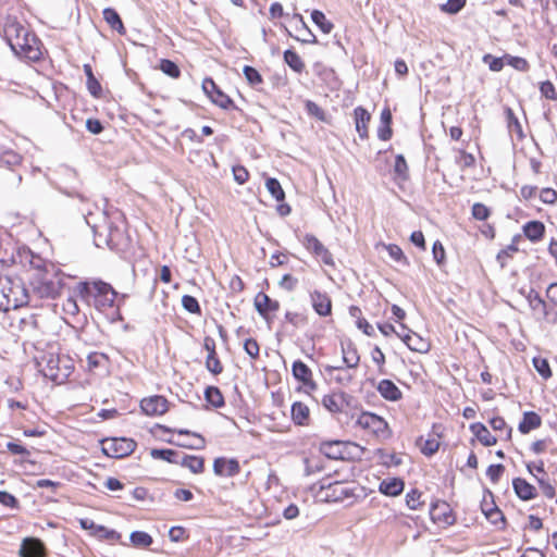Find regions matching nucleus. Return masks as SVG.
Wrapping results in <instances>:
<instances>
[{
	"instance_id": "nucleus-1",
	"label": "nucleus",
	"mask_w": 557,
	"mask_h": 557,
	"mask_svg": "<svg viewBox=\"0 0 557 557\" xmlns=\"http://www.w3.org/2000/svg\"><path fill=\"white\" fill-rule=\"evenodd\" d=\"M25 275L33 294L40 299L57 298L64 286L63 273L41 259H33Z\"/></svg>"
},
{
	"instance_id": "nucleus-2",
	"label": "nucleus",
	"mask_w": 557,
	"mask_h": 557,
	"mask_svg": "<svg viewBox=\"0 0 557 557\" xmlns=\"http://www.w3.org/2000/svg\"><path fill=\"white\" fill-rule=\"evenodd\" d=\"M14 271L0 260V310L8 312L29 304L30 297L21 281L13 280Z\"/></svg>"
},
{
	"instance_id": "nucleus-3",
	"label": "nucleus",
	"mask_w": 557,
	"mask_h": 557,
	"mask_svg": "<svg viewBox=\"0 0 557 557\" xmlns=\"http://www.w3.org/2000/svg\"><path fill=\"white\" fill-rule=\"evenodd\" d=\"M354 426L369 440L377 443H383L393 436V430L386 419L372 411H360L356 416Z\"/></svg>"
},
{
	"instance_id": "nucleus-4",
	"label": "nucleus",
	"mask_w": 557,
	"mask_h": 557,
	"mask_svg": "<svg viewBox=\"0 0 557 557\" xmlns=\"http://www.w3.org/2000/svg\"><path fill=\"white\" fill-rule=\"evenodd\" d=\"M39 367L42 375L57 384L65 383L75 370L74 360L59 354L45 355Z\"/></svg>"
},
{
	"instance_id": "nucleus-5",
	"label": "nucleus",
	"mask_w": 557,
	"mask_h": 557,
	"mask_svg": "<svg viewBox=\"0 0 557 557\" xmlns=\"http://www.w3.org/2000/svg\"><path fill=\"white\" fill-rule=\"evenodd\" d=\"M357 487L352 481L347 478L341 481H331V476H325L320 482V495L325 502H344L356 496Z\"/></svg>"
},
{
	"instance_id": "nucleus-6",
	"label": "nucleus",
	"mask_w": 557,
	"mask_h": 557,
	"mask_svg": "<svg viewBox=\"0 0 557 557\" xmlns=\"http://www.w3.org/2000/svg\"><path fill=\"white\" fill-rule=\"evenodd\" d=\"M82 293L87 297L92 298L94 306L100 311H104L108 308L113 307L116 298V292L113 287L102 281L84 283L82 286Z\"/></svg>"
},
{
	"instance_id": "nucleus-7",
	"label": "nucleus",
	"mask_w": 557,
	"mask_h": 557,
	"mask_svg": "<svg viewBox=\"0 0 557 557\" xmlns=\"http://www.w3.org/2000/svg\"><path fill=\"white\" fill-rule=\"evenodd\" d=\"M525 299L537 321L547 325L557 324V309L548 300L543 299L537 290L531 288L527 293Z\"/></svg>"
},
{
	"instance_id": "nucleus-8",
	"label": "nucleus",
	"mask_w": 557,
	"mask_h": 557,
	"mask_svg": "<svg viewBox=\"0 0 557 557\" xmlns=\"http://www.w3.org/2000/svg\"><path fill=\"white\" fill-rule=\"evenodd\" d=\"M137 447V443L128 437H109L101 441L102 453L115 459L129 456Z\"/></svg>"
},
{
	"instance_id": "nucleus-9",
	"label": "nucleus",
	"mask_w": 557,
	"mask_h": 557,
	"mask_svg": "<svg viewBox=\"0 0 557 557\" xmlns=\"http://www.w3.org/2000/svg\"><path fill=\"white\" fill-rule=\"evenodd\" d=\"M11 49L20 58L30 61H38L41 57V41L30 30L21 37L18 46H13Z\"/></svg>"
},
{
	"instance_id": "nucleus-10",
	"label": "nucleus",
	"mask_w": 557,
	"mask_h": 557,
	"mask_svg": "<svg viewBox=\"0 0 557 557\" xmlns=\"http://www.w3.org/2000/svg\"><path fill=\"white\" fill-rule=\"evenodd\" d=\"M444 437V426L441 423H434L430 433L424 436H419L416 441L417 447L420 449L421 454L431 457L435 455L440 447L442 440Z\"/></svg>"
},
{
	"instance_id": "nucleus-11",
	"label": "nucleus",
	"mask_w": 557,
	"mask_h": 557,
	"mask_svg": "<svg viewBox=\"0 0 557 557\" xmlns=\"http://www.w3.org/2000/svg\"><path fill=\"white\" fill-rule=\"evenodd\" d=\"M430 518L440 529H447L456 522V516L450 505L440 499L431 504Z\"/></svg>"
},
{
	"instance_id": "nucleus-12",
	"label": "nucleus",
	"mask_w": 557,
	"mask_h": 557,
	"mask_svg": "<svg viewBox=\"0 0 557 557\" xmlns=\"http://www.w3.org/2000/svg\"><path fill=\"white\" fill-rule=\"evenodd\" d=\"M292 374L300 384L299 389H302L306 394H311L318 389L312 370L302 360L298 359L293 362Z\"/></svg>"
},
{
	"instance_id": "nucleus-13",
	"label": "nucleus",
	"mask_w": 557,
	"mask_h": 557,
	"mask_svg": "<svg viewBox=\"0 0 557 557\" xmlns=\"http://www.w3.org/2000/svg\"><path fill=\"white\" fill-rule=\"evenodd\" d=\"M202 348L207 352L205 359L206 369L214 376H218L224 372V364L218 352V345L212 336H205L202 342Z\"/></svg>"
},
{
	"instance_id": "nucleus-14",
	"label": "nucleus",
	"mask_w": 557,
	"mask_h": 557,
	"mask_svg": "<svg viewBox=\"0 0 557 557\" xmlns=\"http://www.w3.org/2000/svg\"><path fill=\"white\" fill-rule=\"evenodd\" d=\"M78 523L82 529L89 531L90 536L99 541H106L110 544L121 543L122 535L115 530L108 529L104 525L96 524L92 520L87 518L79 519Z\"/></svg>"
},
{
	"instance_id": "nucleus-15",
	"label": "nucleus",
	"mask_w": 557,
	"mask_h": 557,
	"mask_svg": "<svg viewBox=\"0 0 557 557\" xmlns=\"http://www.w3.org/2000/svg\"><path fill=\"white\" fill-rule=\"evenodd\" d=\"M202 89L210 100L221 109H236L232 98L227 96L211 77H206L202 81Z\"/></svg>"
},
{
	"instance_id": "nucleus-16",
	"label": "nucleus",
	"mask_w": 557,
	"mask_h": 557,
	"mask_svg": "<svg viewBox=\"0 0 557 557\" xmlns=\"http://www.w3.org/2000/svg\"><path fill=\"white\" fill-rule=\"evenodd\" d=\"M302 245L314 258L319 259L325 265L334 267V258L331 251L322 242L312 234H306L302 238Z\"/></svg>"
},
{
	"instance_id": "nucleus-17",
	"label": "nucleus",
	"mask_w": 557,
	"mask_h": 557,
	"mask_svg": "<svg viewBox=\"0 0 557 557\" xmlns=\"http://www.w3.org/2000/svg\"><path fill=\"white\" fill-rule=\"evenodd\" d=\"M253 306L258 314L267 322L272 321L281 308L280 301L272 299L264 292H259L256 294L253 298Z\"/></svg>"
},
{
	"instance_id": "nucleus-18",
	"label": "nucleus",
	"mask_w": 557,
	"mask_h": 557,
	"mask_svg": "<svg viewBox=\"0 0 557 557\" xmlns=\"http://www.w3.org/2000/svg\"><path fill=\"white\" fill-rule=\"evenodd\" d=\"M140 409L148 417H160L170 410V401L162 395H152L140 400Z\"/></svg>"
},
{
	"instance_id": "nucleus-19",
	"label": "nucleus",
	"mask_w": 557,
	"mask_h": 557,
	"mask_svg": "<svg viewBox=\"0 0 557 557\" xmlns=\"http://www.w3.org/2000/svg\"><path fill=\"white\" fill-rule=\"evenodd\" d=\"M151 434L158 436L160 433H177L180 435H189L194 438V443L183 444L182 446L189 449H203L206 447V440L202 435L185 429H172L161 423H156L151 428Z\"/></svg>"
},
{
	"instance_id": "nucleus-20",
	"label": "nucleus",
	"mask_w": 557,
	"mask_h": 557,
	"mask_svg": "<svg viewBox=\"0 0 557 557\" xmlns=\"http://www.w3.org/2000/svg\"><path fill=\"white\" fill-rule=\"evenodd\" d=\"M309 299L314 312L321 317L326 318L332 315L333 301L331 296L326 292L320 289H313L309 293Z\"/></svg>"
},
{
	"instance_id": "nucleus-21",
	"label": "nucleus",
	"mask_w": 557,
	"mask_h": 557,
	"mask_svg": "<svg viewBox=\"0 0 557 557\" xmlns=\"http://www.w3.org/2000/svg\"><path fill=\"white\" fill-rule=\"evenodd\" d=\"M348 398L349 396L344 392H331L322 396L321 404L330 413L341 414L348 406Z\"/></svg>"
},
{
	"instance_id": "nucleus-22",
	"label": "nucleus",
	"mask_w": 557,
	"mask_h": 557,
	"mask_svg": "<svg viewBox=\"0 0 557 557\" xmlns=\"http://www.w3.org/2000/svg\"><path fill=\"white\" fill-rule=\"evenodd\" d=\"M29 29L18 22L15 17L8 16L3 24L4 38L9 46H18L21 37H23Z\"/></svg>"
},
{
	"instance_id": "nucleus-23",
	"label": "nucleus",
	"mask_w": 557,
	"mask_h": 557,
	"mask_svg": "<svg viewBox=\"0 0 557 557\" xmlns=\"http://www.w3.org/2000/svg\"><path fill=\"white\" fill-rule=\"evenodd\" d=\"M290 420L296 426H310L312 417L309 406L301 400L294 401L290 406Z\"/></svg>"
},
{
	"instance_id": "nucleus-24",
	"label": "nucleus",
	"mask_w": 557,
	"mask_h": 557,
	"mask_svg": "<svg viewBox=\"0 0 557 557\" xmlns=\"http://www.w3.org/2000/svg\"><path fill=\"white\" fill-rule=\"evenodd\" d=\"M239 461L235 458L218 457L213 460V472L218 476H235L240 472Z\"/></svg>"
},
{
	"instance_id": "nucleus-25",
	"label": "nucleus",
	"mask_w": 557,
	"mask_h": 557,
	"mask_svg": "<svg viewBox=\"0 0 557 557\" xmlns=\"http://www.w3.org/2000/svg\"><path fill=\"white\" fill-rule=\"evenodd\" d=\"M400 339L411 351L414 352L428 354L431 349V342L411 330H408L407 333L403 334Z\"/></svg>"
},
{
	"instance_id": "nucleus-26",
	"label": "nucleus",
	"mask_w": 557,
	"mask_h": 557,
	"mask_svg": "<svg viewBox=\"0 0 557 557\" xmlns=\"http://www.w3.org/2000/svg\"><path fill=\"white\" fill-rule=\"evenodd\" d=\"M372 116L366 108L359 106L354 109L356 131L362 140H367L370 136L369 125Z\"/></svg>"
},
{
	"instance_id": "nucleus-27",
	"label": "nucleus",
	"mask_w": 557,
	"mask_h": 557,
	"mask_svg": "<svg viewBox=\"0 0 557 557\" xmlns=\"http://www.w3.org/2000/svg\"><path fill=\"white\" fill-rule=\"evenodd\" d=\"M376 391L387 401L396 403L403 399V392L392 380H381L376 385Z\"/></svg>"
},
{
	"instance_id": "nucleus-28",
	"label": "nucleus",
	"mask_w": 557,
	"mask_h": 557,
	"mask_svg": "<svg viewBox=\"0 0 557 557\" xmlns=\"http://www.w3.org/2000/svg\"><path fill=\"white\" fill-rule=\"evenodd\" d=\"M20 555L21 557H46V548L40 540L27 537L22 542Z\"/></svg>"
},
{
	"instance_id": "nucleus-29",
	"label": "nucleus",
	"mask_w": 557,
	"mask_h": 557,
	"mask_svg": "<svg viewBox=\"0 0 557 557\" xmlns=\"http://www.w3.org/2000/svg\"><path fill=\"white\" fill-rule=\"evenodd\" d=\"M319 451L329 459H344L345 444L342 441H325L320 444Z\"/></svg>"
},
{
	"instance_id": "nucleus-30",
	"label": "nucleus",
	"mask_w": 557,
	"mask_h": 557,
	"mask_svg": "<svg viewBox=\"0 0 557 557\" xmlns=\"http://www.w3.org/2000/svg\"><path fill=\"white\" fill-rule=\"evenodd\" d=\"M545 225L543 222L534 220L529 221L522 226L523 235L532 243H539L544 238Z\"/></svg>"
},
{
	"instance_id": "nucleus-31",
	"label": "nucleus",
	"mask_w": 557,
	"mask_h": 557,
	"mask_svg": "<svg viewBox=\"0 0 557 557\" xmlns=\"http://www.w3.org/2000/svg\"><path fill=\"white\" fill-rule=\"evenodd\" d=\"M512 486L517 496L522 500L534 499L537 495L535 486L529 483L525 479H513Z\"/></svg>"
},
{
	"instance_id": "nucleus-32",
	"label": "nucleus",
	"mask_w": 557,
	"mask_h": 557,
	"mask_svg": "<svg viewBox=\"0 0 557 557\" xmlns=\"http://www.w3.org/2000/svg\"><path fill=\"white\" fill-rule=\"evenodd\" d=\"M110 364L109 357L103 352L94 351L87 356V370L91 373L107 371Z\"/></svg>"
},
{
	"instance_id": "nucleus-33",
	"label": "nucleus",
	"mask_w": 557,
	"mask_h": 557,
	"mask_svg": "<svg viewBox=\"0 0 557 557\" xmlns=\"http://www.w3.org/2000/svg\"><path fill=\"white\" fill-rule=\"evenodd\" d=\"M542 425V418L535 411H525L522 420L519 422L518 431L521 434H529L531 431L539 429Z\"/></svg>"
},
{
	"instance_id": "nucleus-34",
	"label": "nucleus",
	"mask_w": 557,
	"mask_h": 557,
	"mask_svg": "<svg viewBox=\"0 0 557 557\" xmlns=\"http://www.w3.org/2000/svg\"><path fill=\"white\" fill-rule=\"evenodd\" d=\"M342 356L343 362L346 364L348 369H356L360 362V355L357 346L349 342L345 345H342Z\"/></svg>"
},
{
	"instance_id": "nucleus-35",
	"label": "nucleus",
	"mask_w": 557,
	"mask_h": 557,
	"mask_svg": "<svg viewBox=\"0 0 557 557\" xmlns=\"http://www.w3.org/2000/svg\"><path fill=\"white\" fill-rule=\"evenodd\" d=\"M405 483L399 478L383 480L379 485V491L386 496H398L403 493Z\"/></svg>"
},
{
	"instance_id": "nucleus-36",
	"label": "nucleus",
	"mask_w": 557,
	"mask_h": 557,
	"mask_svg": "<svg viewBox=\"0 0 557 557\" xmlns=\"http://www.w3.org/2000/svg\"><path fill=\"white\" fill-rule=\"evenodd\" d=\"M184 468H187L194 474H200L205 471V458L195 455H185L180 461Z\"/></svg>"
},
{
	"instance_id": "nucleus-37",
	"label": "nucleus",
	"mask_w": 557,
	"mask_h": 557,
	"mask_svg": "<svg viewBox=\"0 0 557 557\" xmlns=\"http://www.w3.org/2000/svg\"><path fill=\"white\" fill-rule=\"evenodd\" d=\"M205 400L214 409H220L225 406V399L221 389L213 385L206 387Z\"/></svg>"
},
{
	"instance_id": "nucleus-38",
	"label": "nucleus",
	"mask_w": 557,
	"mask_h": 557,
	"mask_svg": "<svg viewBox=\"0 0 557 557\" xmlns=\"http://www.w3.org/2000/svg\"><path fill=\"white\" fill-rule=\"evenodd\" d=\"M103 18L107 22V24L111 27V29L117 32L120 35L126 34V28L119 15V13L112 9L107 8L102 12Z\"/></svg>"
},
{
	"instance_id": "nucleus-39",
	"label": "nucleus",
	"mask_w": 557,
	"mask_h": 557,
	"mask_svg": "<svg viewBox=\"0 0 557 557\" xmlns=\"http://www.w3.org/2000/svg\"><path fill=\"white\" fill-rule=\"evenodd\" d=\"M106 242H107V245L111 249L120 250L126 242V236H125L124 231L120 230L116 226L110 225Z\"/></svg>"
},
{
	"instance_id": "nucleus-40",
	"label": "nucleus",
	"mask_w": 557,
	"mask_h": 557,
	"mask_svg": "<svg viewBox=\"0 0 557 557\" xmlns=\"http://www.w3.org/2000/svg\"><path fill=\"white\" fill-rule=\"evenodd\" d=\"M409 165L403 154H397L394 162V181L406 182L409 180Z\"/></svg>"
},
{
	"instance_id": "nucleus-41",
	"label": "nucleus",
	"mask_w": 557,
	"mask_h": 557,
	"mask_svg": "<svg viewBox=\"0 0 557 557\" xmlns=\"http://www.w3.org/2000/svg\"><path fill=\"white\" fill-rule=\"evenodd\" d=\"M150 456L153 458V459H159V460H163V461H166L169 463H175V465H178V453L174 449H171V448H162V449H159V448H152L150 450Z\"/></svg>"
},
{
	"instance_id": "nucleus-42",
	"label": "nucleus",
	"mask_w": 557,
	"mask_h": 557,
	"mask_svg": "<svg viewBox=\"0 0 557 557\" xmlns=\"http://www.w3.org/2000/svg\"><path fill=\"white\" fill-rule=\"evenodd\" d=\"M284 61L296 73H302L306 67V64L300 55L292 49H288L284 52Z\"/></svg>"
},
{
	"instance_id": "nucleus-43",
	"label": "nucleus",
	"mask_w": 557,
	"mask_h": 557,
	"mask_svg": "<svg viewBox=\"0 0 557 557\" xmlns=\"http://www.w3.org/2000/svg\"><path fill=\"white\" fill-rule=\"evenodd\" d=\"M312 22L320 28L323 34H330L334 24L326 18L325 14L319 10H313L311 13Z\"/></svg>"
},
{
	"instance_id": "nucleus-44",
	"label": "nucleus",
	"mask_w": 557,
	"mask_h": 557,
	"mask_svg": "<svg viewBox=\"0 0 557 557\" xmlns=\"http://www.w3.org/2000/svg\"><path fill=\"white\" fill-rule=\"evenodd\" d=\"M265 187H267L268 191L271 194V196L277 202H283L285 200V191L282 188L281 183L276 178H274V177L267 178Z\"/></svg>"
},
{
	"instance_id": "nucleus-45",
	"label": "nucleus",
	"mask_w": 557,
	"mask_h": 557,
	"mask_svg": "<svg viewBox=\"0 0 557 557\" xmlns=\"http://www.w3.org/2000/svg\"><path fill=\"white\" fill-rule=\"evenodd\" d=\"M158 69L173 79H177L181 76L178 65L172 60L161 59Z\"/></svg>"
},
{
	"instance_id": "nucleus-46",
	"label": "nucleus",
	"mask_w": 557,
	"mask_h": 557,
	"mask_svg": "<svg viewBox=\"0 0 557 557\" xmlns=\"http://www.w3.org/2000/svg\"><path fill=\"white\" fill-rule=\"evenodd\" d=\"M532 362H533L535 370L542 376L543 380H548L552 377L553 372H552L549 362L546 358H543L540 356L534 357Z\"/></svg>"
},
{
	"instance_id": "nucleus-47",
	"label": "nucleus",
	"mask_w": 557,
	"mask_h": 557,
	"mask_svg": "<svg viewBox=\"0 0 557 557\" xmlns=\"http://www.w3.org/2000/svg\"><path fill=\"white\" fill-rule=\"evenodd\" d=\"M422 492L414 488L407 493L406 495V504L412 510H419L424 506V500L422 499Z\"/></svg>"
},
{
	"instance_id": "nucleus-48",
	"label": "nucleus",
	"mask_w": 557,
	"mask_h": 557,
	"mask_svg": "<svg viewBox=\"0 0 557 557\" xmlns=\"http://www.w3.org/2000/svg\"><path fill=\"white\" fill-rule=\"evenodd\" d=\"M285 321L294 327H300L308 323L307 314L298 311H286L284 314Z\"/></svg>"
},
{
	"instance_id": "nucleus-49",
	"label": "nucleus",
	"mask_w": 557,
	"mask_h": 557,
	"mask_svg": "<svg viewBox=\"0 0 557 557\" xmlns=\"http://www.w3.org/2000/svg\"><path fill=\"white\" fill-rule=\"evenodd\" d=\"M385 249L394 261L404 265H409L408 258L405 256L403 249L398 245L388 244L385 246Z\"/></svg>"
},
{
	"instance_id": "nucleus-50",
	"label": "nucleus",
	"mask_w": 557,
	"mask_h": 557,
	"mask_svg": "<svg viewBox=\"0 0 557 557\" xmlns=\"http://www.w3.org/2000/svg\"><path fill=\"white\" fill-rule=\"evenodd\" d=\"M243 73L248 84L252 87L259 86L263 83V78L259 71L250 65H245Z\"/></svg>"
},
{
	"instance_id": "nucleus-51",
	"label": "nucleus",
	"mask_w": 557,
	"mask_h": 557,
	"mask_svg": "<svg viewBox=\"0 0 557 557\" xmlns=\"http://www.w3.org/2000/svg\"><path fill=\"white\" fill-rule=\"evenodd\" d=\"M61 308L64 314L63 319H66L67 317H75L79 311L78 305L72 296L62 300Z\"/></svg>"
},
{
	"instance_id": "nucleus-52",
	"label": "nucleus",
	"mask_w": 557,
	"mask_h": 557,
	"mask_svg": "<svg viewBox=\"0 0 557 557\" xmlns=\"http://www.w3.org/2000/svg\"><path fill=\"white\" fill-rule=\"evenodd\" d=\"M131 542L134 546L148 547L152 544V537L144 531H135L131 534Z\"/></svg>"
},
{
	"instance_id": "nucleus-53",
	"label": "nucleus",
	"mask_w": 557,
	"mask_h": 557,
	"mask_svg": "<svg viewBox=\"0 0 557 557\" xmlns=\"http://www.w3.org/2000/svg\"><path fill=\"white\" fill-rule=\"evenodd\" d=\"M506 63L519 72H528L530 70V63L521 57H512L505 54Z\"/></svg>"
},
{
	"instance_id": "nucleus-54",
	"label": "nucleus",
	"mask_w": 557,
	"mask_h": 557,
	"mask_svg": "<svg viewBox=\"0 0 557 557\" xmlns=\"http://www.w3.org/2000/svg\"><path fill=\"white\" fill-rule=\"evenodd\" d=\"M182 306L183 308L193 314H201V307L198 302V300L190 295H184L182 297Z\"/></svg>"
},
{
	"instance_id": "nucleus-55",
	"label": "nucleus",
	"mask_w": 557,
	"mask_h": 557,
	"mask_svg": "<svg viewBox=\"0 0 557 557\" xmlns=\"http://www.w3.org/2000/svg\"><path fill=\"white\" fill-rule=\"evenodd\" d=\"M371 359L376 364L377 371L381 374L385 373V363H386V357L385 354L382 351V349L379 346H374L371 350Z\"/></svg>"
},
{
	"instance_id": "nucleus-56",
	"label": "nucleus",
	"mask_w": 557,
	"mask_h": 557,
	"mask_svg": "<svg viewBox=\"0 0 557 557\" xmlns=\"http://www.w3.org/2000/svg\"><path fill=\"white\" fill-rule=\"evenodd\" d=\"M244 350L252 360H257L260 357V345L256 338L249 337L245 339Z\"/></svg>"
},
{
	"instance_id": "nucleus-57",
	"label": "nucleus",
	"mask_w": 557,
	"mask_h": 557,
	"mask_svg": "<svg viewBox=\"0 0 557 557\" xmlns=\"http://www.w3.org/2000/svg\"><path fill=\"white\" fill-rule=\"evenodd\" d=\"M169 537L172 542H185L189 539L187 529L182 525L172 527L169 531Z\"/></svg>"
},
{
	"instance_id": "nucleus-58",
	"label": "nucleus",
	"mask_w": 557,
	"mask_h": 557,
	"mask_svg": "<svg viewBox=\"0 0 557 557\" xmlns=\"http://www.w3.org/2000/svg\"><path fill=\"white\" fill-rule=\"evenodd\" d=\"M326 371L331 373L332 371H336L338 374L334 376L335 381L342 385H347L351 383L352 375L348 373L343 367H326Z\"/></svg>"
},
{
	"instance_id": "nucleus-59",
	"label": "nucleus",
	"mask_w": 557,
	"mask_h": 557,
	"mask_svg": "<svg viewBox=\"0 0 557 557\" xmlns=\"http://www.w3.org/2000/svg\"><path fill=\"white\" fill-rule=\"evenodd\" d=\"M540 92L547 100H557V90L550 81H544L540 84Z\"/></svg>"
},
{
	"instance_id": "nucleus-60",
	"label": "nucleus",
	"mask_w": 557,
	"mask_h": 557,
	"mask_svg": "<svg viewBox=\"0 0 557 557\" xmlns=\"http://www.w3.org/2000/svg\"><path fill=\"white\" fill-rule=\"evenodd\" d=\"M539 197L543 203L553 206L557 202V190L550 187L542 188Z\"/></svg>"
},
{
	"instance_id": "nucleus-61",
	"label": "nucleus",
	"mask_w": 557,
	"mask_h": 557,
	"mask_svg": "<svg viewBox=\"0 0 557 557\" xmlns=\"http://www.w3.org/2000/svg\"><path fill=\"white\" fill-rule=\"evenodd\" d=\"M306 110L308 114L314 116L319 121L324 122L326 120L325 111L318 103L311 100L306 102Z\"/></svg>"
},
{
	"instance_id": "nucleus-62",
	"label": "nucleus",
	"mask_w": 557,
	"mask_h": 557,
	"mask_svg": "<svg viewBox=\"0 0 557 557\" xmlns=\"http://www.w3.org/2000/svg\"><path fill=\"white\" fill-rule=\"evenodd\" d=\"M490 523L495 525L498 530L505 528L506 519L498 508H490Z\"/></svg>"
},
{
	"instance_id": "nucleus-63",
	"label": "nucleus",
	"mask_w": 557,
	"mask_h": 557,
	"mask_svg": "<svg viewBox=\"0 0 557 557\" xmlns=\"http://www.w3.org/2000/svg\"><path fill=\"white\" fill-rule=\"evenodd\" d=\"M505 116L507 126L509 129H515L520 135L522 134V126L518 120V117L515 115L513 111L510 108L505 109Z\"/></svg>"
},
{
	"instance_id": "nucleus-64",
	"label": "nucleus",
	"mask_w": 557,
	"mask_h": 557,
	"mask_svg": "<svg viewBox=\"0 0 557 557\" xmlns=\"http://www.w3.org/2000/svg\"><path fill=\"white\" fill-rule=\"evenodd\" d=\"M297 285H298V278L289 273L284 274L278 282V286L286 292L295 290Z\"/></svg>"
}]
</instances>
